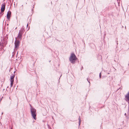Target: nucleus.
I'll return each instance as SVG.
<instances>
[{"mask_svg":"<svg viewBox=\"0 0 129 129\" xmlns=\"http://www.w3.org/2000/svg\"><path fill=\"white\" fill-rule=\"evenodd\" d=\"M11 129H12V128H11Z\"/></svg>","mask_w":129,"mask_h":129,"instance_id":"f3484780","label":"nucleus"},{"mask_svg":"<svg viewBox=\"0 0 129 129\" xmlns=\"http://www.w3.org/2000/svg\"><path fill=\"white\" fill-rule=\"evenodd\" d=\"M14 76H12L10 77V87H11L13 85L14 83Z\"/></svg>","mask_w":129,"mask_h":129,"instance_id":"7ed1b4c3","label":"nucleus"},{"mask_svg":"<svg viewBox=\"0 0 129 129\" xmlns=\"http://www.w3.org/2000/svg\"><path fill=\"white\" fill-rule=\"evenodd\" d=\"M125 98L126 101H129V91L125 96Z\"/></svg>","mask_w":129,"mask_h":129,"instance_id":"423d86ee","label":"nucleus"},{"mask_svg":"<svg viewBox=\"0 0 129 129\" xmlns=\"http://www.w3.org/2000/svg\"><path fill=\"white\" fill-rule=\"evenodd\" d=\"M31 108L30 109V111L32 116L34 119L36 120V119L37 112L36 110L34 108L31 107V105L30 104Z\"/></svg>","mask_w":129,"mask_h":129,"instance_id":"f257e3e1","label":"nucleus"},{"mask_svg":"<svg viewBox=\"0 0 129 129\" xmlns=\"http://www.w3.org/2000/svg\"><path fill=\"white\" fill-rule=\"evenodd\" d=\"M28 24H27V26H28Z\"/></svg>","mask_w":129,"mask_h":129,"instance_id":"ddd939ff","label":"nucleus"},{"mask_svg":"<svg viewBox=\"0 0 129 129\" xmlns=\"http://www.w3.org/2000/svg\"><path fill=\"white\" fill-rule=\"evenodd\" d=\"M11 14V12L10 11H9L8 12L7 14V17L8 19H9L10 18Z\"/></svg>","mask_w":129,"mask_h":129,"instance_id":"6e6552de","label":"nucleus"},{"mask_svg":"<svg viewBox=\"0 0 129 129\" xmlns=\"http://www.w3.org/2000/svg\"><path fill=\"white\" fill-rule=\"evenodd\" d=\"M15 49H17L19 46V42L18 41H15Z\"/></svg>","mask_w":129,"mask_h":129,"instance_id":"20e7f679","label":"nucleus"},{"mask_svg":"<svg viewBox=\"0 0 129 129\" xmlns=\"http://www.w3.org/2000/svg\"><path fill=\"white\" fill-rule=\"evenodd\" d=\"M82 69H83V67H82Z\"/></svg>","mask_w":129,"mask_h":129,"instance_id":"2eb2a0df","label":"nucleus"},{"mask_svg":"<svg viewBox=\"0 0 129 129\" xmlns=\"http://www.w3.org/2000/svg\"><path fill=\"white\" fill-rule=\"evenodd\" d=\"M87 81H88V82H89V83H90V82L88 80V79H87Z\"/></svg>","mask_w":129,"mask_h":129,"instance_id":"f8f14e48","label":"nucleus"},{"mask_svg":"<svg viewBox=\"0 0 129 129\" xmlns=\"http://www.w3.org/2000/svg\"><path fill=\"white\" fill-rule=\"evenodd\" d=\"M21 30V33H22V34H23V33L24 31V29H22L20 30L19 31H20Z\"/></svg>","mask_w":129,"mask_h":129,"instance_id":"1a4fd4ad","label":"nucleus"},{"mask_svg":"<svg viewBox=\"0 0 129 129\" xmlns=\"http://www.w3.org/2000/svg\"><path fill=\"white\" fill-rule=\"evenodd\" d=\"M5 4H4L2 5L1 9V11L2 12H3L4 11L5 8Z\"/></svg>","mask_w":129,"mask_h":129,"instance_id":"39448f33","label":"nucleus"},{"mask_svg":"<svg viewBox=\"0 0 129 129\" xmlns=\"http://www.w3.org/2000/svg\"><path fill=\"white\" fill-rule=\"evenodd\" d=\"M101 73H100V75H99V77H100V78H101Z\"/></svg>","mask_w":129,"mask_h":129,"instance_id":"9b49d317","label":"nucleus"},{"mask_svg":"<svg viewBox=\"0 0 129 129\" xmlns=\"http://www.w3.org/2000/svg\"><path fill=\"white\" fill-rule=\"evenodd\" d=\"M22 34V33H21V30L20 31H19V33L18 35V37L19 39H21Z\"/></svg>","mask_w":129,"mask_h":129,"instance_id":"0eeeda50","label":"nucleus"},{"mask_svg":"<svg viewBox=\"0 0 129 129\" xmlns=\"http://www.w3.org/2000/svg\"><path fill=\"white\" fill-rule=\"evenodd\" d=\"M1 100H2V99H0V102L1 101Z\"/></svg>","mask_w":129,"mask_h":129,"instance_id":"dca6fc26","label":"nucleus"},{"mask_svg":"<svg viewBox=\"0 0 129 129\" xmlns=\"http://www.w3.org/2000/svg\"><path fill=\"white\" fill-rule=\"evenodd\" d=\"M124 115H125V116H126V113H125L124 114Z\"/></svg>","mask_w":129,"mask_h":129,"instance_id":"4468645a","label":"nucleus"},{"mask_svg":"<svg viewBox=\"0 0 129 129\" xmlns=\"http://www.w3.org/2000/svg\"><path fill=\"white\" fill-rule=\"evenodd\" d=\"M77 58L75 55L73 53H72L69 58V60L71 63L74 64L75 63Z\"/></svg>","mask_w":129,"mask_h":129,"instance_id":"f03ea898","label":"nucleus"},{"mask_svg":"<svg viewBox=\"0 0 129 129\" xmlns=\"http://www.w3.org/2000/svg\"><path fill=\"white\" fill-rule=\"evenodd\" d=\"M79 125L80 124V120H81V119H80V116H79Z\"/></svg>","mask_w":129,"mask_h":129,"instance_id":"9d476101","label":"nucleus"}]
</instances>
